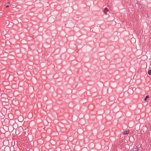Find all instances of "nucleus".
I'll return each mask as SVG.
<instances>
[{"mask_svg": "<svg viewBox=\"0 0 151 151\" xmlns=\"http://www.w3.org/2000/svg\"><path fill=\"white\" fill-rule=\"evenodd\" d=\"M9 7V6L8 5L6 6V8L8 7Z\"/></svg>", "mask_w": 151, "mask_h": 151, "instance_id": "nucleus-8", "label": "nucleus"}, {"mask_svg": "<svg viewBox=\"0 0 151 151\" xmlns=\"http://www.w3.org/2000/svg\"><path fill=\"white\" fill-rule=\"evenodd\" d=\"M148 73L149 75H151V70H149L148 71Z\"/></svg>", "mask_w": 151, "mask_h": 151, "instance_id": "nucleus-7", "label": "nucleus"}, {"mask_svg": "<svg viewBox=\"0 0 151 151\" xmlns=\"http://www.w3.org/2000/svg\"><path fill=\"white\" fill-rule=\"evenodd\" d=\"M8 4H10V3L9 2H8V3H7Z\"/></svg>", "mask_w": 151, "mask_h": 151, "instance_id": "nucleus-9", "label": "nucleus"}, {"mask_svg": "<svg viewBox=\"0 0 151 151\" xmlns=\"http://www.w3.org/2000/svg\"><path fill=\"white\" fill-rule=\"evenodd\" d=\"M149 96H147L146 97V98L144 99V101H146L147 100V99H149Z\"/></svg>", "mask_w": 151, "mask_h": 151, "instance_id": "nucleus-5", "label": "nucleus"}, {"mask_svg": "<svg viewBox=\"0 0 151 151\" xmlns=\"http://www.w3.org/2000/svg\"><path fill=\"white\" fill-rule=\"evenodd\" d=\"M103 11L105 14H108L107 12H110L109 11V9L107 8H104V10H103Z\"/></svg>", "mask_w": 151, "mask_h": 151, "instance_id": "nucleus-3", "label": "nucleus"}, {"mask_svg": "<svg viewBox=\"0 0 151 151\" xmlns=\"http://www.w3.org/2000/svg\"><path fill=\"white\" fill-rule=\"evenodd\" d=\"M129 131H125L124 132V134H128L129 133Z\"/></svg>", "mask_w": 151, "mask_h": 151, "instance_id": "nucleus-6", "label": "nucleus"}, {"mask_svg": "<svg viewBox=\"0 0 151 151\" xmlns=\"http://www.w3.org/2000/svg\"><path fill=\"white\" fill-rule=\"evenodd\" d=\"M0 30L2 32L1 33L3 35L5 34L6 33V30L5 29L1 27L0 28Z\"/></svg>", "mask_w": 151, "mask_h": 151, "instance_id": "nucleus-2", "label": "nucleus"}, {"mask_svg": "<svg viewBox=\"0 0 151 151\" xmlns=\"http://www.w3.org/2000/svg\"><path fill=\"white\" fill-rule=\"evenodd\" d=\"M23 144V145L24 147L29 148V144L28 142L26 141H24L22 143Z\"/></svg>", "mask_w": 151, "mask_h": 151, "instance_id": "nucleus-1", "label": "nucleus"}, {"mask_svg": "<svg viewBox=\"0 0 151 151\" xmlns=\"http://www.w3.org/2000/svg\"><path fill=\"white\" fill-rule=\"evenodd\" d=\"M136 147L134 148L132 150V151H138V150H139V149L137 148L136 146Z\"/></svg>", "mask_w": 151, "mask_h": 151, "instance_id": "nucleus-4", "label": "nucleus"}]
</instances>
